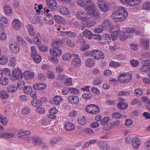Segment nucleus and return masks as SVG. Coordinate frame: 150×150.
Returning <instances> with one entry per match:
<instances>
[{
  "instance_id": "nucleus-1",
  "label": "nucleus",
  "mask_w": 150,
  "mask_h": 150,
  "mask_svg": "<svg viewBox=\"0 0 150 150\" xmlns=\"http://www.w3.org/2000/svg\"><path fill=\"white\" fill-rule=\"evenodd\" d=\"M128 15V13L125 8L122 6H119L117 10L112 13L111 17L113 21L117 22L125 20Z\"/></svg>"
},
{
  "instance_id": "nucleus-2",
  "label": "nucleus",
  "mask_w": 150,
  "mask_h": 150,
  "mask_svg": "<svg viewBox=\"0 0 150 150\" xmlns=\"http://www.w3.org/2000/svg\"><path fill=\"white\" fill-rule=\"evenodd\" d=\"M87 5L88 6L85 8L86 11L95 20L98 19L100 18V13L96 5L92 1L91 2Z\"/></svg>"
},
{
  "instance_id": "nucleus-3",
  "label": "nucleus",
  "mask_w": 150,
  "mask_h": 150,
  "mask_svg": "<svg viewBox=\"0 0 150 150\" xmlns=\"http://www.w3.org/2000/svg\"><path fill=\"white\" fill-rule=\"evenodd\" d=\"M135 31V30L132 28H125L124 30L122 31V34L120 35V39L122 41L125 40L127 38L131 37Z\"/></svg>"
},
{
  "instance_id": "nucleus-4",
  "label": "nucleus",
  "mask_w": 150,
  "mask_h": 150,
  "mask_svg": "<svg viewBox=\"0 0 150 150\" xmlns=\"http://www.w3.org/2000/svg\"><path fill=\"white\" fill-rule=\"evenodd\" d=\"M23 78V73L21 69L18 68H14L12 71L10 79L13 81L20 80Z\"/></svg>"
},
{
  "instance_id": "nucleus-5",
  "label": "nucleus",
  "mask_w": 150,
  "mask_h": 150,
  "mask_svg": "<svg viewBox=\"0 0 150 150\" xmlns=\"http://www.w3.org/2000/svg\"><path fill=\"white\" fill-rule=\"evenodd\" d=\"M102 26L104 29L111 31L114 28V25L110 20L106 18L103 20Z\"/></svg>"
},
{
  "instance_id": "nucleus-6",
  "label": "nucleus",
  "mask_w": 150,
  "mask_h": 150,
  "mask_svg": "<svg viewBox=\"0 0 150 150\" xmlns=\"http://www.w3.org/2000/svg\"><path fill=\"white\" fill-rule=\"evenodd\" d=\"M92 57L96 60H103L104 56L102 52L98 50H93Z\"/></svg>"
},
{
  "instance_id": "nucleus-7",
  "label": "nucleus",
  "mask_w": 150,
  "mask_h": 150,
  "mask_svg": "<svg viewBox=\"0 0 150 150\" xmlns=\"http://www.w3.org/2000/svg\"><path fill=\"white\" fill-rule=\"evenodd\" d=\"M118 79L120 82L124 83L129 82L132 79V77L128 74H120Z\"/></svg>"
},
{
  "instance_id": "nucleus-8",
  "label": "nucleus",
  "mask_w": 150,
  "mask_h": 150,
  "mask_svg": "<svg viewBox=\"0 0 150 150\" xmlns=\"http://www.w3.org/2000/svg\"><path fill=\"white\" fill-rule=\"evenodd\" d=\"M121 3L125 4V3L129 6H134L140 4L142 0H119Z\"/></svg>"
},
{
  "instance_id": "nucleus-9",
  "label": "nucleus",
  "mask_w": 150,
  "mask_h": 150,
  "mask_svg": "<svg viewBox=\"0 0 150 150\" xmlns=\"http://www.w3.org/2000/svg\"><path fill=\"white\" fill-rule=\"evenodd\" d=\"M142 72L147 73L150 71V61L146 60L144 61L142 66L140 68Z\"/></svg>"
},
{
  "instance_id": "nucleus-10",
  "label": "nucleus",
  "mask_w": 150,
  "mask_h": 150,
  "mask_svg": "<svg viewBox=\"0 0 150 150\" xmlns=\"http://www.w3.org/2000/svg\"><path fill=\"white\" fill-rule=\"evenodd\" d=\"M132 143L133 148L134 149H137L141 144V140L139 137L135 136L132 139Z\"/></svg>"
},
{
  "instance_id": "nucleus-11",
  "label": "nucleus",
  "mask_w": 150,
  "mask_h": 150,
  "mask_svg": "<svg viewBox=\"0 0 150 150\" xmlns=\"http://www.w3.org/2000/svg\"><path fill=\"white\" fill-rule=\"evenodd\" d=\"M76 16L77 18L83 21L88 20L89 17L86 16V13L82 11L77 12L76 13Z\"/></svg>"
},
{
  "instance_id": "nucleus-12",
  "label": "nucleus",
  "mask_w": 150,
  "mask_h": 150,
  "mask_svg": "<svg viewBox=\"0 0 150 150\" xmlns=\"http://www.w3.org/2000/svg\"><path fill=\"white\" fill-rule=\"evenodd\" d=\"M12 25L14 29L16 30H19L22 27V23L18 19H14L12 21Z\"/></svg>"
},
{
  "instance_id": "nucleus-13",
  "label": "nucleus",
  "mask_w": 150,
  "mask_h": 150,
  "mask_svg": "<svg viewBox=\"0 0 150 150\" xmlns=\"http://www.w3.org/2000/svg\"><path fill=\"white\" fill-rule=\"evenodd\" d=\"M58 11L60 14L63 15L69 16L70 14V11L67 8L64 6H59Z\"/></svg>"
},
{
  "instance_id": "nucleus-14",
  "label": "nucleus",
  "mask_w": 150,
  "mask_h": 150,
  "mask_svg": "<svg viewBox=\"0 0 150 150\" xmlns=\"http://www.w3.org/2000/svg\"><path fill=\"white\" fill-rule=\"evenodd\" d=\"M10 50L13 54L18 53L20 50L19 46L15 43H11L9 44Z\"/></svg>"
},
{
  "instance_id": "nucleus-15",
  "label": "nucleus",
  "mask_w": 150,
  "mask_h": 150,
  "mask_svg": "<svg viewBox=\"0 0 150 150\" xmlns=\"http://www.w3.org/2000/svg\"><path fill=\"white\" fill-rule=\"evenodd\" d=\"M50 54L54 56H60L62 54V51L58 48L54 47L50 50Z\"/></svg>"
},
{
  "instance_id": "nucleus-16",
  "label": "nucleus",
  "mask_w": 150,
  "mask_h": 150,
  "mask_svg": "<svg viewBox=\"0 0 150 150\" xmlns=\"http://www.w3.org/2000/svg\"><path fill=\"white\" fill-rule=\"evenodd\" d=\"M9 24V21L8 19L4 16L0 18V28L3 29L6 27Z\"/></svg>"
},
{
  "instance_id": "nucleus-17",
  "label": "nucleus",
  "mask_w": 150,
  "mask_h": 150,
  "mask_svg": "<svg viewBox=\"0 0 150 150\" xmlns=\"http://www.w3.org/2000/svg\"><path fill=\"white\" fill-rule=\"evenodd\" d=\"M149 40L146 38H143L140 40V44L142 45L145 48L147 49L149 48Z\"/></svg>"
},
{
  "instance_id": "nucleus-18",
  "label": "nucleus",
  "mask_w": 150,
  "mask_h": 150,
  "mask_svg": "<svg viewBox=\"0 0 150 150\" xmlns=\"http://www.w3.org/2000/svg\"><path fill=\"white\" fill-rule=\"evenodd\" d=\"M31 134V132L28 130L24 131L23 129L19 130L17 133V136L22 139H23V137L25 136L29 135Z\"/></svg>"
},
{
  "instance_id": "nucleus-19",
  "label": "nucleus",
  "mask_w": 150,
  "mask_h": 150,
  "mask_svg": "<svg viewBox=\"0 0 150 150\" xmlns=\"http://www.w3.org/2000/svg\"><path fill=\"white\" fill-rule=\"evenodd\" d=\"M23 75L25 79L27 80L33 79L35 78V74L33 72L26 71L23 73Z\"/></svg>"
},
{
  "instance_id": "nucleus-20",
  "label": "nucleus",
  "mask_w": 150,
  "mask_h": 150,
  "mask_svg": "<svg viewBox=\"0 0 150 150\" xmlns=\"http://www.w3.org/2000/svg\"><path fill=\"white\" fill-rule=\"evenodd\" d=\"M60 32L62 33L61 35L64 37H67L74 38L76 36V34L75 33L73 32L70 31H60Z\"/></svg>"
},
{
  "instance_id": "nucleus-21",
  "label": "nucleus",
  "mask_w": 150,
  "mask_h": 150,
  "mask_svg": "<svg viewBox=\"0 0 150 150\" xmlns=\"http://www.w3.org/2000/svg\"><path fill=\"white\" fill-rule=\"evenodd\" d=\"M68 100L70 104H76L78 103L79 99L77 96H71L68 97Z\"/></svg>"
},
{
  "instance_id": "nucleus-22",
  "label": "nucleus",
  "mask_w": 150,
  "mask_h": 150,
  "mask_svg": "<svg viewBox=\"0 0 150 150\" xmlns=\"http://www.w3.org/2000/svg\"><path fill=\"white\" fill-rule=\"evenodd\" d=\"M91 2V0H76L78 5L81 7H85Z\"/></svg>"
},
{
  "instance_id": "nucleus-23",
  "label": "nucleus",
  "mask_w": 150,
  "mask_h": 150,
  "mask_svg": "<svg viewBox=\"0 0 150 150\" xmlns=\"http://www.w3.org/2000/svg\"><path fill=\"white\" fill-rule=\"evenodd\" d=\"M44 22L49 24H54V21L52 16L49 14L46 15V16L44 18Z\"/></svg>"
},
{
  "instance_id": "nucleus-24",
  "label": "nucleus",
  "mask_w": 150,
  "mask_h": 150,
  "mask_svg": "<svg viewBox=\"0 0 150 150\" xmlns=\"http://www.w3.org/2000/svg\"><path fill=\"white\" fill-rule=\"evenodd\" d=\"M54 18L55 21L58 23H61L64 25H65L67 23L66 20L62 17L59 15H55Z\"/></svg>"
},
{
  "instance_id": "nucleus-25",
  "label": "nucleus",
  "mask_w": 150,
  "mask_h": 150,
  "mask_svg": "<svg viewBox=\"0 0 150 150\" xmlns=\"http://www.w3.org/2000/svg\"><path fill=\"white\" fill-rule=\"evenodd\" d=\"M47 4L48 8L51 9H55L57 6L56 0H47Z\"/></svg>"
},
{
  "instance_id": "nucleus-26",
  "label": "nucleus",
  "mask_w": 150,
  "mask_h": 150,
  "mask_svg": "<svg viewBox=\"0 0 150 150\" xmlns=\"http://www.w3.org/2000/svg\"><path fill=\"white\" fill-rule=\"evenodd\" d=\"M71 63L74 67L76 68L80 66L81 61L79 58H74L72 60Z\"/></svg>"
},
{
  "instance_id": "nucleus-27",
  "label": "nucleus",
  "mask_w": 150,
  "mask_h": 150,
  "mask_svg": "<svg viewBox=\"0 0 150 150\" xmlns=\"http://www.w3.org/2000/svg\"><path fill=\"white\" fill-rule=\"evenodd\" d=\"M30 18L32 22L35 24H37L39 23L40 21V17H37L34 14H30Z\"/></svg>"
},
{
  "instance_id": "nucleus-28",
  "label": "nucleus",
  "mask_w": 150,
  "mask_h": 150,
  "mask_svg": "<svg viewBox=\"0 0 150 150\" xmlns=\"http://www.w3.org/2000/svg\"><path fill=\"white\" fill-rule=\"evenodd\" d=\"M33 144L36 146H39L42 143L41 139L38 137L33 136L31 138Z\"/></svg>"
},
{
  "instance_id": "nucleus-29",
  "label": "nucleus",
  "mask_w": 150,
  "mask_h": 150,
  "mask_svg": "<svg viewBox=\"0 0 150 150\" xmlns=\"http://www.w3.org/2000/svg\"><path fill=\"white\" fill-rule=\"evenodd\" d=\"M85 64L88 67L91 68L95 65V61L92 58H88L85 61Z\"/></svg>"
},
{
  "instance_id": "nucleus-30",
  "label": "nucleus",
  "mask_w": 150,
  "mask_h": 150,
  "mask_svg": "<svg viewBox=\"0 0 150 150\" xmlns=\"http://www.w3.org/2000/svg\"><path fill=\"white\" fill-rule=\"evenodd\" d=\"M3 10L5 13L8 16L12 14L13 11L11 6L6 5L4 7Z\"/></svg>"
},
{
  "instance_id": "nucleus-31",
  "label": "nucleus",
  "mask_w": 150,
  "mask_h": 150,
  "mask_svg": "<svg viewBox=\"0 0 150 150\" xmlns=\"http://www.w3.org/2000/svg\"><path fill=\"white\" fill-rule=\"evenodd\" d=\"M110 31L111 38L113 40H115L117 39L118 37L120 34V30L117 29L113 32Z\"/></svg>"
},
{
  "instance_id": "nucleus-32",
  "label": "nucleus",
  "mask_w": 150,
  "mask_h": 150,
  "mask_svg": "<svg viewBox=\"0 0 150 150\" xmlns=\"http://www.w3.org/2000/svg\"><path fill=\"white\" fill-rule=\"evenodd\" d=\"M66 129L68 131H72L74 129L75 126L74 124L71 122H66L65 124Z\"/></svg>"
},
{
  "instance_id": "nucleus-33",
  "label": "nucleus",
  "mask_w": 150,
  "mask_h": 150,
  "mask_svg": "<svg viewBox=\"0 0 150 150\" xmlns=\"http://www.w3.org/2000/svg\"><path fill=\"white\" fill-rule=\"evenodd\" d=\"M26 27L29 35L31 37L33 36L35 33V30L33 26L31 25L28 24L27 25Z\"/></svg>"
},
{
  "instance_id": "nucleus-34",
  "label": "nucleus",
  "mask_w": 150,
  "mask_h": 150,
  "mask_svg": "<svg viewBox=\"0 0 150 150\" xmlns=\"http://www.w3.org/2000/svg\"><path fill=\"white\" fill-rule=\"evenodd\" d=\"M41 38L40 34L38 33L36 34L35 36L33 39L34 42L36 45H39L41 42Z\"/></svg>"
},
{
  "instance_id": "nucleus-35",
  "label": "nucleus",
  "mask_w": 150,
  "mask_h": 150,
  "mask_svg": "<svg viewBox=\"0 0 150 150\" xmlns=\"http://www.w3.org/2000/svg\"><path fill=\"white\" fill-rule=\"evenodd\" d=\"M13 133H8L7 132H4L0 134V138L4 137L6 138H12L14 136Z\"/></svg>"
},
{
  "instance_id": "nucleus-36",
  "label": "nucleus",
  "mask_w": 150,
  "mask_h": 150,
  "mask_svg": "<svg viewBox=\"0 0 150 150\" xmlns=\"http://www.w3.org/2000/svg\"><path fill=\"white\" fill-rule=\"evenodd\" d=\"M110 6V4L106 3L104 4L102 7H100V9L101 11L105 13L109 10Z\"/></svg>"
},
{
  "instance_id": "nucleus-37",
  "label": "nucleus",
  "mask_w": 150,
  "mask_h": 150,
  "mask_svg": "<svg viewBox=\"0 0 150 150\" xmlns=\"http://www.w3.org/2000/svg\"><path fill=\"white\" fill-rule=\"evenodd\" d=\"M90 19L88 21H84L86 26L88 28H89L92 26L96 24V22L94 21H91V18L89 17Z\"/></svg>"
},
{
  "instance_id": "nucleus-38",
  "label": "nucleus",
  "mask_w": 150,
  "mask_h": 150,
  "mask_svg": "<svg viewBox=\"0 0 150 150\" xmlns=\"http://www.w3.org/2000/svg\"><path fill=\"white\" fill-rule=\"evenodd\" d=\"M53 101L56 105H59L60 103L62 101V99L60 96L56 95L54 98Z\"/></svg>"
},
{
  "instance_id": "nucleus-39",
  "label": "nucleus",
  "mask_w": 150,
  "mask_h": 150,
  "mask_svg": "<svg viewBox=\"0 0 150 150\" xmlns=\"http://www.w3.org/2000/svg\"><path fill=\"white\" fill-rule=\"evenodd\" d=\"M83 35L86 37L88 36V38L89 39H91L93 37L92 33L88 29L85 30L83 33Z\"/></svg>"
},
{
  "instance_id": "nucleus-40",
  "label": "nucleus",
  "mask_w": 150,
  "mask_h": 150,
  "mask_svg": "<svg viewBox=\"0 0 150 150\" xmlns=\"http://www.w3.org/2000/svg\"><path fill=\"white\" fill-rule=\"evenodd\" d=\"M17 89V87L13 85H10L7 87L8 91L11 93L15 92Z\"/></svg>"
},
{
  "instance_id": "nucleus-41",
  "label": "nucleus",
  "mask_w": 150,
  "mask_h": 150,
  "mask_svg": "<svg viewBox=\"0 0 150 150\" xmlns=\"http://www.w3.org/2000/svg\"><path fill=\"white\" fill-rule=\"evenodd\" d=\"M9 94L6 91L2 90L0 92V97L2 99H6L8 98Z\"/></svg>"
},
{
  "instance_id": "nucleus-42",
  "label": "nucleus",
  "mask_w": 150,
  "mask_h": 150,
  "mask_svg": "<svg viewBox=\"0 0 150 150\" xmlns=\"http://www.w3.org/2000/svg\"><path fill=\"white\" fill-rule=\"evenodd\" d=\"M32 105L35 107H39L41 106V103L39 102V100L37 99L32 100L31 101Z\"/></svg>"
},
{
  "instance_id": "nucleus-43",
  "label": "nucleus",
  "mask_w": 150,
  "mask_h": 150,
  "mask_svg": "<svg viewBox=\"0 0 150 150\" xmlns=\"http://www.w3.org/2000/svg\"><path fill=\"white\" fill-rule=\"evenodd\" d=\"M8 62V59L6 56L3 55L0 57V64L2 65L6 64Z\"/></svg>"
},
{
  "instance_id": "nucleus-44",
  "label": "nucleus",
  "mask_w": 150,
  "mask_h": 150,
  "mask_svg": "<svg viewBox=\"0 0 150 150\" xmlns=\"http://www.w3.org/2000/svg\"><path fill=\"white\" fill-rule=\"evenodd\" d=\"M72 58V55L69 53H66L63 55L62 56V59L65 61H69Z\"/></svg>"
},
{
  "instance_id": "nucleus-45",
  "label": "nucleus",
  "mask_w": 150,
  "mask_h": 150,
  "mask_svg": "<svg viewBox=\"0 0 150 150\" xmlns=\"http://www.w3.org/2000/svg\"><path fill=\"white\" fill-rule=\"evenodd\" d=\"M17 42L20 45L25 46L26 43L24 40L21 37L17 36L16 37Z\"/></svg>"
},
{
  "instance_id": "nucleus-46",
  "label": "nucleus",
  "mask_w": 150,
  "mask_h": 150,
  "mask_svg": "<svg viewBox=\"0 0 150 150\" xmlns=\"http://www.w3.org/2000/svg\"><path fill=\"white\" fill-rule=\"evenodd\" d=\"M78 122L79 124L85 125L86 123V118L84 116L79 117L78 120Z\"/></svg>"
},
{
  "instance_id": "nucleus-47",
  "label": "nucleus",
  "mask_w": 150,
  "mask_h": 150,
  "mask_svg": "<svg viewBox=\"0 0 150 150\" xmlns=\"http://www.w3.org/2000/svg\"><path fill=\"white\" fill-rule=\"evenodd\" d=\"M104 28L103 26L99 25L93 30V32L96 33H100L103 31Z\"/></svg>"
},
{
  "instance_id": "nucleus-48",
  "label": "nucleus",
  "mask_w": 150,
  "mask_h": 150,
  "mask_svg": "<svg viewBox=\"0 0 150 150\" xmlns=\"http://www.w3.org/2000/svg\"><path fill=\"white\" fill-rule=\"evenodd\" d=\"M117 107L121 110L126 108L128 107L127 104L126 103H119L117 104Z\"/></svg>"
},
{
  "instance_id": "nucleus-49",
  "label": "nucleus",
  "mask_w": 150,
  "mask_h": 150,
  "mask_svg": "<svg viewBox=\"0 0 150 150\" xmlns=\"http://www.w3.org/2000/svg\"><path fill=\"white\" fill-rule=\"evenodd\" d=\"M52 45L54 47L58 48V47L62 45V43L60 41L56 40L54 41L52 43Z\"/></svg>"
},
{
  "instance_id": "nucleus-50",
  "label": "nucleus",
  "mask_w": 150,
  "mask_h": 150,
  "mask_svg": "<svg viewBox=\"0 0 150 150\" xmlns=\"http://www.w3.org/2000/svg\"><path fill=\"white\" fill-rule=\"evenodd\" d=\"M31 57L37 63H39L41 61L42 58L38 54Z\"/></svg>"
},
{
  "instance_id": "nucleus-51",
  "label": "nucleus",
  "mask_w": 150,
  "mask_h": 150,
  "mask_svg": "<svg viewBox=\"0 0 150 150\" xmlns=\"http://www.w3.org/2000/svg\"><path fill=\"white\" fill-rule=\"evenodd\" d=\"M63 40L64 42L67 43L68 45L70 47H73L74 46V42L68 38H64Z\"/></svg>"
},
{
  "instance_id": "nucleus-52",
  "label": "nucleus",
  "mask_w": 150,
  "mask_h": 150,
  "mask_svg": "<svg viewBox=\"0 0 150 150\" xmlns=\"http://www.w3.org/2000/svg\"><path fill=\"white\" fill-rule=\"evenodd\" d=\"M6 38L7 35L5 32L4 30L0 31V39L2 40H5Z\"/></svg>"
},
{
  "instance_id": "nucleus-53",
  "label": "nucleus",
  "mask_w": 150,
  "mask_h": 150,
  "mask_svg": "<svg viewBox=\"0 0 150 150\" xmlns=\"http://www.w3.org/2000/svg\"><path fill=\"white\" fill-rule=\"evenodd\" d=\"M120 63L115 62L113 61H111L109 63V65L110 66L114 67H117L121 65Z\"/></svg>"
},
{
  "instance_id": "nucleus-54",
  "label": "nucleus",
  "mask_w": 150,
  "mask_h": 150,
  "mask_svg": "<svg viewBox=\"0 0 150 150\" xmlns=\"http://www.w3.org/2000/svg\"><path fill=\"white\" fill-rule=\"evenodd\" d=\"M49 59L52 63L55 64H58L59 60L57 58L50 57H49Z\"/></svg>"
},
{
  "instance_id": "nucleus-55",
  "label": "nucleus",
  "mask_w": 150,
  "mask_h": 150,
  "mask_svg": "<svg viewBox=\"0 0 150 150\" xmlns=\"http://www.w3.org/2000/svg\"><path fill=\"white\" fill-rule=\"evenodd\" d=\"M142 8L144 10H150V1H147L145 2L143 4Z\"/></svg>"
},
{
  "instance_id": "nucleus-56",
  "label": "nucleus",
  "mask_w": 150,
  "mask_h": 150,
  "mask_svg": "<svg viewBox=\"0 0 150 150\" xmlns=\"http://www.w3.org/2000/svg\"><path fill=\"white\" fill-rule=\"evenodd\" d=\"M69 90L71 94L74 95H76L79 93V91L75 88H69Z\"/></svg>"
},
{
  "instance_id": "nucleus-57",
  "label": "nucleus",
  "mask_w": 150,
  "mask_h": 150,
  "mask_svg": "<svg viewBox=\"0 0 150 150\" xmlns=\"http://www.w3.org/2000/svg\"><path fill=\"white\" fill-rule=\"evenodd\" d=\"M8 79L6 77H3L0 80V83L2 85H6L8 83Z\"/></svg>"
},
{
  "instance_id": "nucleus-58",
  "label": "nucleus",
  "mask_w": 150,
  "mask_h": 150,
  "mask_svg": "<svg viewBox=\"0 0 150 150\" xmlns=\"http://www.w3.org/2000/svg\"><path fill=\"white\" fill-rule=\"evenodd\" d=\"M130 62L131 65L134 67H137L139 64V62L138 60L134 59H133L132 60H131Z\"/></svg>"
},
{
  "instance_id": "nucleus-59",
  "label": "nucleus",
  "mask_w": 150,
  "mask_h": 150,
  "mask_svg": "<svg viewBox=\"0 0 150 150\" xmlns=\"http://www.w3.org/2000/svg\"><path fill=\"white\" fill-rule=\"evenodd\" d=\"M102 82L101 79L100 78L97 77L94 79L93 84L95 85H98L100 84Z\"/></svg>"
},
{
  "instance_id": "nucleus-60",
  "label": "nucleus",
  "mask_w": 150,
  "mask_h": 150,
  "mask_svg": "<svg viewBox=\"0 0 150 150\" xmlns=\"http://www.w3.org/2000/svg\"><path fill=\"white\" fill-rule=\"evenodd\" d=\"M64 84L67 86H70L72 85V79L71 78H66L65 80Z\"/></svg>"
},
{
  "instance_id": "nucleus-61",
  "label": "nucleus",
  "mask_w": 150,
  "mask_h": 150,
  "mask_svg": "<svg viewBox=\"0 0 150 150\" xmlns=\"http://www.w3.org/2000/svg\"><path fill=\"white\" fill-rule=\"evenodd\" d=\"M32 90V87L30 86H25L23 89L24 93L26 94H28Z\"/></svg>"
},
{
  "instance_id": "nucleus-62",
  "label": "nucleus",
  "mask_w": 150,
  "mask_h": 150,
  "mask_svg": "<svg viewBox=\"0 0 150 150\" xmlns=\"http://www.w3.org/2000/svg\"><path fill=\"white\" fill-rule=\"evenodd\" d=\"M134 92L136 95L137 96H140L143 94V91L142 90L139 88L136 89Z\"/></svg>"
},
{
  "instance_id": "nucleus-63",
  "label": "nucleus",
  "mask_w": 150,
  "mask_h": 150,
  "mask_svg": "<svg viewBox=\"0 0 150 150\" xmlns=\"http://www.w3.org/2000/svg\"><path fill=\"white\" fill-rule=\"evenodd\" d=\"M0 120L2 124L4 125H6L8 123L7 120V119L2 115L0 114Z\"/></svg>"
},
{
  "instance_id": "nucleus-64",
  "label": "nucleus",
  "mask_w": 150,
  "mask_h": 150,
  "mask_svg": "<svg viewBox=\"0 0 150 150\" xmlns=\"http://www.w3.org/2000/svg\"><path fill=\"white\" fill-rule=\"evenodd\" d=\"M11 63V66L12 67H14L16 64V60L15 57H11L9 59Z\"/></svg>"
}]
</instances>
